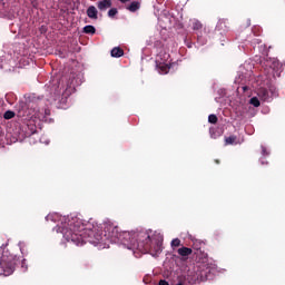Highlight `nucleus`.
Here are the masks:
<instances>
[{
	"label": "nucleus",
	"instance_id": "ddd939ff",
	"mask_svg": "<svg viewBox=\"0 0 285 285\" xmlns=\"http://www.w3.org/2000/svg\"><path fill=\"white\" fill-rule=\"evenodd\" d=\"M85 35H95L97 32V29L95 28V26L92 24H88L86 27H83Z\"/></svg>",
	"mask_w": 285,
	"mask_h": 285
},
{
	"label": "nucleus",
	"instance_id": "f3484780",
	"mask_svg": "<svg viewBox=\"0 0 285 285\" xmlns=\"http://www.w3.org/2000/svg\"><path fill=\"white\" fill-rule=\"evenodd\" d=\"M181 246V240L179 238H174L171 240V248H179Z\"/></svg>",
	"mask_w": 285,
	"mask_h": 285
},
{
	"label": "nucleus",
	"instance_id": "4be33fe9",
	"mask_svg": "<svg viewBox=\"0 0 285 285\" xmlns=\"http://www.w3.org/2000/svg\"><path fill=\"white\" fill-rule=\"evenodd\" d=\"M262 155L263 157H268V150L264 146H262Z\"/></svg>",
	"mask_w": 285,
	"mask_h": 285
},
{
	"label": "nucleus",
	"instance_id": "9b49d317",
	"mask_svg": "<svg viewBox=\"0 0 285 285\" xmlns=\"http://www.w3.org/2000/svg\"><path fill=\"white\" fill-rule=\"evenodd\" d=\"M111 57L119 59V57H124V49L116 47L111 50Z\"/></svg>",
	"mask_w": 285,
	"mask_h": 285
},
{
	"label": "nucleus",
	"instance_id": "39448f33",
	"mask_svg": "<svg viewBox=\"0 0 285 285\" xmlns=\"http://www.w3.org/2000/svg\"><path fill=\"white\" fill-rule=\"evenodd\" d=\"M160 57L161 56H158L156 60V68L158 69V72L160 75H168V72L170 71V65L168 62L159 60Z\"/></svg>",
	"mask_w": 285,
	"mask_h": 285
},
{
	"label": "nucleus",
	"instance_id": "bb28decb",
	"mask_svg": "<svg viewBox=\"0 0 285 285\" xmlns=\"http://www.w3.org/2000/svg\"><path fill=\"white\" fill-rule=\"evenodd\" d=\"M3 248H6V245H2V246H1V250H3Z\"/></svg>",
	"mask_w": 285,
	"mask_h": 285
},
{
	"label": "nucleus",
	"instance_id": "2eb2a0df",
	"mask_svg": "<svg viewBox=\"0 0 285 285\" xmlns=\"http://www.w3.org/2000/svg\"><path fill=\"white\" fill-rule=\"evenodd\" d=\"M204 28V24H202V22H199L198 20H195L193 22V30H195L196 32H199V30H202Z\"/></svg>",
	"mask_w": 285,
	"mask_h": 285
},
{
	"label": "nucleus",
	"instance_id": "cd10ccee",
	"mask_svg": "<svg viewBox=\"0 0 285 285\" xmlns=\"http://www.w3.org/2000/svg\"><path fill=\"white\" fill-rule=\"evenodd\" d=\"M206 257H208V254H205V259H206Z\"/></svg>",
	"mask_w": 285,
	"mask_h": 285
},
{
	"label": "nucleus",
	"instance_id": "6e6552de",
	"mask_svg": "<svg viewBox=\"0 0 285 285\" xmlns=\"http://www.w3.org/2000/svg\"><path fill=\"white\" fill-rule=\"evenodd\" d=\"M195 282L191 279L190 275L187 274V276H179L178 283L176 285H193Z\"/></svg>",
	"mask_w": 285,
	"mask_h": 285
},
{
	"label": "nucleus",
	"instance_id": "423d86ee",
	"mask_svg": "<svg viewBox=\"0 0 285 285\" xmlns=\"http://www.w3.org/2000/svg\"><path fill=\"white\" fill-rule=\"evenodd\" d=\"M97 8L101 12L108 10V8H112V0H100L97 2Z\"/></svg>",
	"mask_w": 285,
	"mask_h": 285
},
{
	"label": "nucleus",
	"instance_id": "9d476101",
	"mask_svg": "<svg viewBox=\"0 0 285 285\" xmlns=\"http://www.w3.org/2000/svg\"><path fill=\"white\" fill-rule=\"evenodd\" d=\"M258 97L262 101H271V96L268 95V89L261 88L258 89Z\"/></svg>",
	"mask_w": 285,
	"mask_h": 285
},
{
	"label": "nucleus",
	"instance_id": "393cba45",
	"mask_svg": "<svg viewBox=\"0 0 285 285\" xmlns=\"http://www.w3.org/2000/svg\"><path fill=\"white\" fill-rule=\"evenodd\" d=\"M3 136V130L0 128V137Z\"/></svg>",
	"mask_w": 285,
	"mask_h": 285
},
{
	"label": "nucleus",
	"instance_id": "6ab92c4d",
	"mask_svg": "<svg viewBox=\"0 0 285 285\" xmlns=\"http://www.w3.org/2000/svg\"><path fill=\"white\" fill-rule=\"evenodd\" d=\"M217 121H218V118L215 114H212V115L208 116V122L209 124H217Z\"/></svg>",
	"mask_w": 285,
	"mask_h": 285
},
{
	"label": "nucleus",
	"instance_id": "a878e982",
	"mask_svg": "<svg viewBox=\"0 0 285 285\" xmlns=\"http://www.w3.org/2000/svg\"><path fill=\"white\" fill-rule=\"evenodd\" d=\"M214 161H215V164H220L219 159H215Z\"/></svg>",
	"mask_w": 285,
	"mask_h": 285
},
{
	"label": "nucleus",
	"instance_id": "f8f14e48",
	"mask_svg": "<svg viewBox=\"0 0 285 285\" xmlns=\"http://www.w3.org/2000/svg\"><path fill=\"white\" fill-rule=\"evenodd\" d=\"M139 8H141V4L137 1H132L130 3V6L127 7V10H129V12H137V10H139Z\"/></svg>",
	"mask_w": 285,
	"mask_h": 285
},
{
	"label": "nucleus",
	"instance_id": "0eeeda50",
	"mask_svg": "<svg viewBox=\"0 0 285 285\" xmlns=\"http://www.w3.org/2000/svg\"><path fill=\"white\" fill-rule=\"evenodd\" d=\"M87 17L97 21V19H99V11L97 10V7L89 6L87 9Z\"/></svg>",
	"mask_w": 285,
	"mask_h": 285
},
{
	"label": "nucleus",
	"instance_id": "5701e85b",
	"mask_svg": "<svg viewBox=\"0 0 285 285\" xmlns=\"http://www.w3.org/2000/svg\"><path fill=\"white\" fill-rule=\"evenodd\" d=\"M158 285H170L166 279H160Z\"/></svg>",
	"mask_w": 285,
	"mask_h": 285
},
{
	"label": "nucleus",
	"instance_id": "b1692460",
	"mask_svg": "<svg viewBox=\"0 0 285 285\" xmlns=\"http://www.w3.org/2000/svg\"><path fill=\"white\" fill-rule=\"evenodd\" d=\"M120 1V3H128V1H130V0H119Z\"/></svg>",
	"mask_w": 285,
	"mask_h": 285
},
{
	"label": "nucleus",
	"instance_id": "7ed1b4c3",
	"mask_svg": "<svg viewBox=\"0 0 285 285\" xmlns=\"http://www.w3.org/2000/svg\"><path fill=\"white\" fill-rule=\"evenodd\" d=\"M213 268L210 265L203 263L194 268V271H189L188 275L191 277V282L194 284H200V282H206L208 279V275H210Z\"/></svg>",
	"mask_w": 285,
	"mask_h": 285
},
{
	"label": "nucleus",
	"instance_id": "20e7f679",
	"mask_svg": "<svg viewBox=\"0 0 285 285\" xmlns=\"http://www.w3.org/2000/svg\"><path fill=\"white\" fill-rule=\"evenodd\" d=\"M16 266H17V256L8 255V252H2V256L0 258V267L3 271L4 277H10V275L14 273Z\"/></svg>",
	"mask_w": 285,
	"mask_h": 285
},
{
	"label": "nucleus",
	"instance_id": "aec40b11",
	"mask_svg": "<svg viewBox=\"0 0 285 285\" xmlns=\"http://www.w3.org/2000/svg\"><path fill=\"white\" fill-rule=\"evenodd\" d=\"M119 11L117 10V8H111L109 11H108V17H110L112 19V17H115L116 14H118Z\"/></svg>",
	"mask_w": 285,
	"mask_h": 285
},
{
	"label": "nucleus",
	"instance_id": "a211bd4d",
	"mask_svg": "<svg viewBox=\"0 0 285 285\" xmlns=\"http://www.w3.org/2000/svg\"><path fill=\"white\" fill-rule=\"evenodd\" d=\"M13 117H14V111H12V110H8L3 115L4 119H13Z\"/></svg>",
	"mask_w": 285,
	"mask_h": 285
},
{
	"label": "nucleus",
	"instance_id": "1a4fd4ad",
	"mask_svg": "<svg viewBox=\"0 0 285 285\" xmlns=\"http://www.w3.org/2000/svg\"><path fill=\"white\" fill-rule=\"evenodd\" d=\"M178 255L183 258L189 257V255H193V248L190 247H180L177 250Z\"/></svg>",
	"mask_w": 285,
	"mask_h": 285
},
{
	"label": "nucleus",
	"instance_id": "dca6fc26",
	"mask_svg": "<svg viewBox=\"0 0 285 285\" xmlns=\"http://www.w3.org/2000/svg\"><path fill=\"white\" fill-rule=\"evenodd\" d=\"M249 104L252 106H254V108H259V106H262V104L259 102V98L258 97L250 98Z\"/></svg>",
	"mask_w": 285,
	"mask_h": 285
},
{
	"label": "nucleus",
	"instance_id": "412c9836",
	"mask_svg": "<svg viewBox=\"0 0 285 285\" xmlns=\"http://www.w3.org/2000/svg\"><path fill=\"white\" fill-rule=\"evenodd\" d=\"M28 129L30 130L29 135H35L37 132V126L35 125H29Z\"/></svg>",
	"mask_w": 285,
	"mask_h": 285
},
{
	"label": "nucleus",
	"instance_id": "4468645a",
	"mask_svg": "<svg viewBox=\"0 0 285 285\" xmlns=\"http://www.w3.org/2000/svg\"><path fill=\"white\" fill-rule=\"evenodd\" d=\"M233 144H237V136L225 137V146H233Z\"/></svg>",
	"mask_w": 285,
	"mask_h": 285
},
{
	"label": "nucleus",
	"instance_id": "f03ea898",
	"mask_svg": "<svg viewBox=\"0 0 285 285\" xmlns=\"http://www.w3.org/2000/svg\"><path fill=\"white\" fill-rule=\"evenodd\" d=\"M63 238L72 242L76 246H83V244H101L104 242V233L99 230L98 226L90 223H83L80 218L69 220L61 230Z\"/></svg>",
	"mask_w": 285,
	"mask_h": 285
},
{
	"label": "nucleus",
	"instance_id": "f257e3e1",
	"mask_svg": "<svg viewBox=\"0 0 285 285\" xmlns=\"http://www.w3.org/2000/svg\"><path fill=\"white\" fill-rule=\"evenodd\" d=\"M104 242L117 244L121 242L130 250H139L140 253L149 254L157 257L161 253V239L157 236H151L148 232H139L130 234V232L119 233V227L112 223L104 224Z\"/></svg>",
	"mask_w": 285,
	"mask_h": 285
}]
</instances>
